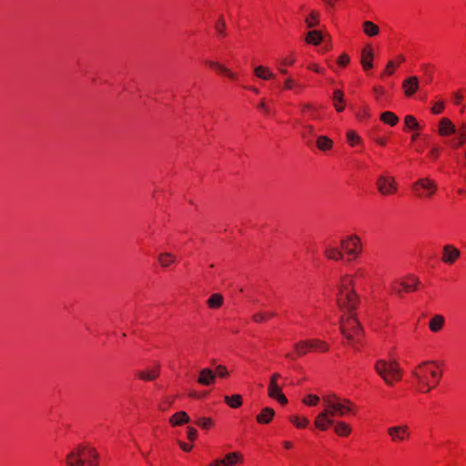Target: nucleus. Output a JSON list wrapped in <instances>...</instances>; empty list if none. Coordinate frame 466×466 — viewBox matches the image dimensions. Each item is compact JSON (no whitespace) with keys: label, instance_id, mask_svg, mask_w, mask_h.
Instances as JSON below:
<instances>
[{"label":"nucleus","instance_id":"1","mask_svg":"<svg viewBox=\"0 0 466 466\" xmlns=\"http://www.w3.org/2000/svg\"><path fill=\"white\" fill-rule=\"evenodd\" d=\"M325 410L315 419L314 425L320 431H326L329 425L334 423L332 417L345 416L347 412L352 411V402L347 399H340L335 394L323 396Z\"/></svg>","mask_w":466,"mask_h":466},{"label":"nucleus","instance_id":"2","mask_svg":"<svg viewBox=\"0 0 466 466\" xmlns=\"http://www.w3.org/2000/svg\"><path fill=\"white\" fill-rule=\"evenodd\" d=\"M360 303L354 289V276L345 274L338 285L337 305L345 313L352 314Z\"/></svg>","mask_w":466,"mask_h":466},{"label":"nucleus","instance_id":"3","mask_svg":"<svg viewBox=\"0 0 466 466\" xmlns=\"http://www.w3.org/2000/svg\"><path fill=\"white\" fill-rule=\"evenodd\" d=\"M99 454L95 448L78 444L66 455V466H97Z\"/></svg>","mask_w":466,"mask_h":466},{"label":"nucleus","instance_id":"4","mask_svg":"<svg viewBox=\"0 0 466 466\" xmlns=\"http://www.w3.org/2000/svg\"><path fill=\"white\" fill-rule=\"evenodd\" d=\"M419 384L427 387L425 391H430L435 387L441 377L437 370V365L434 361H423L419 364L411 372Z\"/></svg>","mask_w":466,"mask_h":466},{"label":"nucleus","instance_id":"5","mask_svg":"<svg viewBox=\"0 0 466 466\" xmlns=\"http://www.w3.org/2000/svg\"><path fill=\"white\" fill-rule=\"evenodd\" d=\"M374 370L389 386L393 385L395 381L400 380L402 377V370L396 360H379L375 362Z\"/></svg>","mask_w":466,"mask_h":466},{"label":"nucleus","instance_id":"6","mask_svg":"<svg viewBox=\"0 0 466 466\" xmlns=\"http://www.w3.org/2000/svg\"><path fill=\"white\" fill-rule=\"evenodd\" d=\"M340 331L350 343H355L359 340L362 329L354 315L349 314L348 317L343 316L340 319Z\"/></svg>","mask_w":466,"mask_h":466},{"label":"nucleus","instance_id":"7","mask_svg":"<svg viewBox=\"0 0 466 466\" xmlns=\"http://www.w3.org/2000/svg\"><path fill=\"white\" fill-rule=\"evenodd\" d=\"M340 245L346 253L353 258H357L362 251L361 240L357 235H350L341 239Z\"/></svg>","mask_w":466,"mask_h":466},{"label":"nucleus","instance_id":"8","mask_svg":"<svg viewBox=\"0 0 466 466\" xmlns=\"http://www.w3.org/2000/svg\"><path fill=\"white\" fill-rule=\"evenodd\" d=\"M412 190L420 198L431 197L436 191V185L429 178H420L412 185Z\"/></svg>","mask_w":466,"mask_h":466},{"label":"nucleus","instance_id":"9","mask_svg":"<svg viewBox=\"0 0 466 466\" xmlns=\"http://www.w3.org/2000/svg\"><path fill=\"white\" fill-rule=\"evenodd\" d=\"M378 191L383 196H390L397 191L396 181L393 177L380 175L376 181Z\"/></svg>","mask_w":466,"mask_h":466},{"label":"nucleus","instance_id":"10","mask_svg":"<svg viewBox=\"0 0 466 466\" xmlns=\"http://www.w3.org/2000/svg\"><path fill=\"white\" fill-rule=\"evenodd\" d=\"M281 377L279 373H274L270 377L268 394L270 398L276 399L280 404H287L288 399L282 393L281 387L278 384V380Z\"/></svg>","mask_w":466,"mask_h":466},{"label":"nucleus","instance_id":"11","mask_svg":"<svg viewBox=\"0 0 466 466\" xmlns=\"http://www.w3.org/2000/svg\"><path fill=\"white\" fill-rule=\"evenodd\" d=\"M388 434L394 442L405 441L410 436L407 425L392 426L388 429Z\"/></svg>","mask_w":466,"mask_h":466},{"label":"nucleus","instance_id":"12","mask_svg":"<svg viewBox=\"0 0 466 466\" xmlns=\"http://www.w3.org/2000/svg\"><path fill=\"white\" fill-rule=\"evenodd\" d=\"M461 256V251L452 245H445L442 250L441 260L449 265L453 264Z\"/></svg>","mask_w":466,"mask_h":466},{"label":"nucleus","instance_id":"13","mask_svg":"<svg viewBox=\"0 0 466 466\" xmlns=\"http://www.w3.org/2000/svg\"><path fill=\"white\" fill-rule=\"evenodd\" d=\"M216 380V373L208 369V368H205V369H202L199 372V376L198 378V382L200 384V385H203V386H209L211 384H213Z\"/></svg>","mask_w":466,"mask_h":466},{"label":"nucleus","instance_id":"14","mask_svg":"<svg viewBox=\"0 0 466 466\" xmlns=\"http://www.w3.org/2000/svg\"><path fill=\"white\" fill-rule=\"evenodd\" d=\"M405 95L411 96L419 88V79L417 76H410L402 84Z\"/></svg>","mask_w":466,"mask_h":466},{"label":"nucleus","instance_id":"15","mask_svg":"<svg viewBox=\"0 0 466 466\" xmlns=\"http://www.w3.org/2000/svg\"><path fill=\"white\" fill-rule=\"evenodd\" d=\"M439 134L443 137H447L451 134H455L456 129L451 121L448 118H441L439 123L438 128Z\"/></svg>","mask_w":466,"mask_h":466},{"label":"nucleus","instance_id":"16","mask_svg":"<svg viewBox=\"0 0 466 466\" xmlns=\"http://www.w3.org/2000/svg\"><path fill=\"white\" fill-rule=\"evenodd\" d=\"M293 348H294L295 354L298 357H302L312 350L311 339L300 340V341L295 343Z\"/></svg>","mask_w":466,"mask_h":466},{"label":"nucleus","instance_id":"17","mask_svg":"<svg viewBox=\"0 0 466 466\" xmlns=\"http://www.w3.org/2000/svg\"><path fill=\"white\" fill-rule=\"evenodd\" d=\"M361 65L365 70L370 69L372 65L373 53L370 46L365 47L361 52Z\"/></svg>","mask_w":466,"mask_h":466},{"label":"nucleus","instance_id":"18","mask_svg":"<svg viewBox=\"0 0 466 466\" xmlns=\"http://www.w3.org/2000/svg\"><path fill=\"white\" fill-rule=\"evenodd\" d=\"M275 415V411L272 408L266 407L262 409L259 414L257 416V421L260 424L269 423Z\"/></svg>","mask_w":466,"mask_h":466},{"label":"nucleus","instance_id":"19","mask_svg":"<svg viewBox=\"0 0 466 466\" xmlns=\"http://www.w3.org/2000/svg\"><path fill=\"white\" fill-rule=\"evenodd\" d=\"M189 421V417L185 411H178L174 413L169 418V422L172 426H180Z\"/></svg>","mask_w":466,"mask_h":466},{"label":"nucleus","instance_id":"20","mask_svg":"<svg viewBox=\"0 0 466 466\" xmlns=\"http://www.w3.org/2000/svg\"><path fill=\"white\" fill-rule=\"evenodd\" d=\"M207 65H208L209 66L215 68L219 73L227 76L228 77H229V78H231L233 80L237 79V75L235 73L231 72L228 68H227L226 66H224L223 65H221V64H219L218 62L207 61Z\"/></svg>","mask_w":466,"mask_h":466},{"label":"nucleus","instance_id":"21","mask_svg":"<svg viewBox=\"0 0 466 466\" xmlns=\"http://www.w3.org/2000/svg\"><path fill=\"white\" fill-rule=\"evenodd\" d=\"M253 71L257 77L263 80L273 79L275 77V75L268 67L263 66L254 67Z\"/></svg>","mask_w":466,"mask_h":466},{"label":"nucleus","instance_id":"22","mask_svg":"<svg viewBox=\"0 0 466 466\" xmlns=\"http://www.w3.org/2000/svg\"><path fill=\"white\" fill-rule=\"evenodd\" d=\"M420 280L417 277L409 276L407 278V281L400 280V285L407 292L416 290Z\"/></svg>","mask_w":466,"mask_h":466},{"label":"nucleus","instance_id":"23","mask_svg":"<svg viewBox=\"0 0 466 466\" xmlns=\"http://www.w3.org/2000/svg\"><path fill=\"white\" fill-rule=\"evenodd\" d=\"M159 374V365L149 370H141L137 373L139 379L143 380H153Z\"/></svg>","mask_w":466,"mask_h":466},{"label":"nucleus","instance_id":"24","mask_svg":"<svg viewBox=\"0 0 466 466\" xmlns=\"http://www.w3.org/2000/svg\"><path fill=\"white\" fill-rule=\"evenodd\" d=\"M444 322H445V319H444L443 316L435 315L430 320V324H429L430 329L432 332H438L443 328Z\"/></svg>","mask_w":466,"mask_h":466},{"label":"nucleus","instance_id":"25","mask_svg":"<svg viewBox=\"0 0 466 466\" xmlns=\"http://www.w3.org/2000/svg\"><path fill=\"white\" fill-rule=\"evenodd\" d=\"M242 459V456L239 452H230L228 453L225 457V459L222 460V466H234L238 461H240Z\"/></svg>","mask_w":466,"mask_h":466},{"label":"nucleus","instance_id":"26","mask_svg":"<svg viewBox=\"0 0 466 466\" xmlns=\"http://www.w3.org/2000/svg\"><path fill=\"white\" fill-rule=\"evenodd\" d=\"M325 256L329 259L340 260L343 258L344 254L337 248L327 246L325 248Z\"/></svg>","mask_w":466,"mask_h":466},{"label":"nucleus","instance_id":"27","mask_svg":"<svg viewBox=\"0 0 466 466\" xmlns=\"http://www.w3.org/2000/svg\"><path fill=\"white\" fill-rule=\"evenodd\" d=\"M323 40V35L319 31H309L306 36V42L310 45L318 46Z\"/></svg>","mask_w":466,"mask_h":466},{"label":"nucleus","instance_id":"28","mask_svg":"<svg viewBox=\"0 0 466 466\" xmlns=\"http://www.w3.org/2000/svg\"><path fill=\"white\" fill-rule=\"evenodd\" d=\"M224 298L219 293L212 294L207 301L210 309H218L222 306Z\"/></svg>","mask_w":466,"mask_h":466},{"label":"nucleus","instance_id":"29","mask_svg":"<svg viewBox=\"0 0 466 466\" xmlns=\"http://www.w3.org/2000/svg\"><path fill=\"white\" fill-rule=\"evenodd\" d=\"M333 424H334V431L339 436H347L351 431L350 425H348L347 423H345L343 421H337L336 423H333Z\"/></svg>","mask_w":466,"mask_h":466},{"label":"nucleus","instance_id":"30","mask_svg":"<svg viewBox=\"0 0 466 466\" xmlns=\"http://www.w3.org/2000/svg\"><path fill=\"white\" fill-rule=\"evenodd\" d=\"M157 259L163 268H167L175 262L176 258L171 253L165 252L159 254Z\"/></svg>","mask_w":466,"mask_h":466},{"label":"nucleus","instance_id":"31","mask_svg":"<svg viewBox=\"0 0 466 466\" xmlns=\"http://www.w3.org/2000/svg\"><path fill=\"white\" fill-rule=\"evenodd\" d=\"M458 135L457 140L451 143V147H458L466 142V125L463 124L460 130L456 132Z\"/></svg>","mask_w":466,"mask_h":466},{"label":"nucleus","instance_id":"32","mask_svg":"<svg viewBox=\"0 0 466 466\" xmlns=\"http://www.w3.org/2000/svg\"><path fill=\"white\" fill-rule=\"evenodd\" d=\"M363 31L368 36H375L379 34V26L371 21L363 22Z\"/></svg>","mask_w":466,"mask_h":466},{"label":"nucleus","instance_id":"33","mask_svg":"<svg viewBox=\"0 0 466 466\" xmlns=\"http://www.w3.org/2000/svg\"><path fill=\"white\" fill-rule=\"evenodd\" d=\"M226 403L231 408H238L242 405V397L239 394H234L231 396H225Z\"/></svg>","mask_w":466,"mask_h":466},{"label":"nucleus","instance_id":"34","mask_svg":"<svg viewBox=\"0 0 466 466\" xmlns=\"http://www.w3.org/2000/svg\"><path fill=\"white\" fill-rule=\"evenodd\" d=\"M332 140L326 136H320L317 138V147L320 150H329L332 147Z\"/></svg>","mask_w":466,"mask_h":466},{"label":"nucleus","instance_id":"35","mask_svg":"<svg viewBox=\"0 0 466 466\" xmlns=\"http://www.w3.org/2000/svg\"><path fill=\"white\" fill-rule=\"evenodd\" d=\"M333 102L338 112H341L344 109L343 106H341L344 102L343 93L340 90H335L333 92Z\"/></svg>","mask_w":466,"mask_h":466},{"label":"nucleus","instance_id":"36","mask_svg":"<svg viewBox=\"0 0 466 466\" xmlns=\"http://www.w3.org/2000/svg\"><path fill=\"white\" fill-rule=\"evenodd\" d=\"M305 22L309 28L315 27L319 24V14L317 11H311L309 15L306 17Z\"/></svg>","mask_w":466,"mask_h":466},{"label":"nucleus","instance_id":"37","mask_svg":"<svg viewBox=\"0 0 466 466\" xmlns=\"http://www.w3.org/2000/svg\"><path fill=\"white\" fill-rule=\"evenodd\" d=\"M380 119L390 126H395L398 123V116L392 112L386 111L381 114Z\"/></svg>","mask_w":466,"mask_h":466},{"label":"nucleus","instance_id":"38","mask_svg":"<svg viewBox=\"0 0 466 466\" xmlns=\"http://www.w3.org/2000/svg\"><path fill=\"white\" fill-rule=\"evenodd\" d=\"M311 343H312L311 350H318L320 352H326L329 350V346L325 341H322L320 339H311Z\"/></svg>","mask_w":466,"mask_h":466},{"label":"nucleus","instance_id":"39","mask_svg":"<svg viewBox=\"0 0 466 466\" xmlns=\"http://www.w3.org/2000/svg\"><path fill=\"white\" fill-rule=\"evenodd\" d=\"M303 138L307 139V143L310 144L311 139L310 137L314 136V128L310 125H305L303 127V131L301 133Z\"/></svg>","mask_w":466,"mask_h":466},{"label":"nucleus","instance_id":"40","mask_svg":"<svg viewBox=\"0 0 466 466\" xmlns=\"http://www.w3.org/2000/svg\"><path fill=\"white\" fill-rule=\"evenodd\" d=\"M294 87L304 88V85L295 81L290 77L287 78L284 82V89L293 90Z\"/></svg>","mask_w":466,"mask_h":466},{"label":"nucleus","instance_id":"41","mask_svg":"<svg viewBox=\"0 0 466 466\" xmlns=\"http://www.w3.org/2000/svg\"><path fill=\"white\" fill-rule=\"evenodd\" d=\"M289 420L297 428H305L309 424V420L307 418L300 419L298 416H292Z\"/></svg>","mask_w":466,"mask_h":466},{"label":"nucleus","instance_id":"42","mask_svg":"<svg viewBox=\"0 0 466 466\" xmlns=\"http://www.w3.org/2000/svg\"><path fill=\"white\" fill-rule=\"evenodd\" d=\"M197 425L203 428V429H208L212 426V420L209 418H198L196 421Z\"/></svg>","mask_w":466,"mask_h":466},{"label":"nucleus","instance_id":"43","mask_svg":"<svg viewBox=\"0 0 466 466\" xmlns=\"http://www.w3.org/2000/svg\"><path fill=\"white\" fill-rule=\"evenodd\" d=\"M319 400V398L317 395L309 394L306 398L303 399V403L309 406H316Z\"/></svg>","mask_w":466,"mask_h":466},{"label":"nucleus","instance_id":"44","mask_svg":"<svg viewBox=\"0 0 466 466\" xmlns=\"http://www.w3.org/2000/svg\"><path fill=\"white\" fill-rule=\"evenodd\" d=\"M226 23L224 18L221 16L215 25L216 31L220 35H225Z\"/></svg>","mask_w":466,"mask_h":466},{"label":"nucleus","instance_id":"45","mask_svg":"<svg viewBox=\"0 0 466 466\" xmlns=\"http://www.w3.org/2000/svg\"><path fill=\"white\" fill-rule=\"evenodd\" d=\"M405 124L409 128H418L419 127V123L417 122L415 117H413L412 116H410V115L406 116Z\"/></svg>","mask_w":466,"mask_h":466},{"label":"nucleus","instance_id":"46","mask_svg":"<svg viewBox=\"0 0 466 466\" xmlns=\"http://www.w3.org/2000/svg\"><path fill=\"white\" fill-rule=\"evenodd\" d=\"M347 138L351 145L360 142V137L354 131H348Z\"/></svg>","mask_w":466,"mask_h":466},{"label":"nucleus","instance_id":"47","mask_svg":"<svg viewBox=\"0 0 466 466\" xmlns=\"http://www.w3.org/2000/svg\"><path fill=\"white\" fill-rule=\"evenodd\" d=\"M443 109H444V103L440 101L433 105V106L431 107V112L435 115H438V114H441Z\"/></svg>","mask_w":466,"mask_h":466},{"label":"nucleus","instance_id":"48","mask_svg":"<svg viewBox=\"0 0 466 466\" xmlns=\"http://www.w3.org/2000/svg\"><path fill=\"white\" fill-rule=\"evenodd\" d=\"M252 319L255 322H263L267 320V313L264 312H258L252 316Z\"/></svg>","mask_w":466,"mask_h":466},{"label":"nucleus","instance_id":"49","mask_svg":"<svg viewBox=\"0 0 466 466\" xmlns=\"http://www.w3.org/2000/svg\"><path fill=\"white\" fill-rule=\"evenodd\" d=\"M216 374H218L221 378H225L228 375V372L227 370V368L223 365H218L216 368Z\"/></svg>","mask_w":466,"mask_h":466},{"label":"nucleus","instance_id":"50","mask_svg":"<svg viewBox=\"0 0 466 466\" xmlns=\"http://www.w3.org/2000/svg\"><path fill=\"white\" fill-rule=\"evenodd\" d=\"M400 281L399 280H394L391 284H390V289H391V291L396 293L397 295H401V289H400Z\"/></svg>","mask_w":466,"mask_h":466},{"label":"nucleus","instance_id":"51","mask_svg":"<svg viewBox=\"0 0 466 466\" xmlns=\"http://www.w3.org/2000/svg\"><path fill=\"white\" fill-rule=\"evenodd\" d=\"M197 437H198V431H197V429L188 427L187 428V438L190 441H194V440H196Z\"/></svg>","mask_w":466,"mask_h":466},{"label":"nucleus","instance_id":"52","mask_svg":"<svg viewBox=\"0 0 466 466\" xmlns=\"http://www.w3.org/2000/svg\"><path fill=\"white\" fill-rule=\"evenodd\" d=\"M349 62H350V56L348 55H346V54H342L338 58V64L342 66H345Z\"/></svg>","mask_w":466,"mask_h":466},{"label":"nucleus","instance_id":"53","mask_svg":"<svg viewBox=\"0 0 466 466\" xmlns=\"http://www.w3.org/2000/svg\"><path fill=\"white\" fill-rule=\"evenodd\" d=\"M439 154H440V147L438 146L432 147V148L430 151V156L433 159H437L439 157Z\"/></svg>","mask_w":466,"mask_h":466},{"label":"nucleus","instance_id":"54","mask_svg":"<svg viewBox=\"0 0 466 466\" xmlns=\"http://www.w3.org/2000/svg\"><path fill=\"white\" fill-rule=\"evenodd\" d=\"M295 62V58L293 56L283 58L280 62L282 66H292Z\"/></svg>","mask_w":466,"mask_h":466},{"label":"nucleus","instance_id":"55","mask_svg":"<svg viewBox=\"0 0 466 466\" xmlns=\"http://www.w3.org/2000/svg\"><path fill=\"white\" fill-rule=\"evenodd\" d=\"M395 67V64L392 61H389L387 64L386 70L384 74L386 75H392L393 74V68Z\"/></svg>","mask_w":466,"mask_h":466},{"label":"nucleus","instance_id":"56","mask_svg":"<svg viewBox=\"0 0 466 466\" xmlns=\"http://www.w3.org/2000/svg\"><path fill=\"white\" fill-rule=\"evenodd\" d=\"M258 107L264 111L265 114H271V110L268 108V106L266 105L265 101L262 100L260 104L258 105Z\"/></svg>","mask_w":466,"mask_h":466},{"label":"nucleus","instance_id":"57","mask_svg":"<svg viewBox=\"0 0 466 466\" xmlns=\"http://www.w3.org/2000/svg\"><path fill=\"white\" fill-rule=\"evenodd\" d=\"M178 444H179L180 448H181L183 451H191V449H192V445L187 444V443H186V442L178 441Z\"/></svg>","mask_w":466,"mask_h":466},{"label":"nucleus","instance_id":"58","mask_svg":"<svg viewBox=\"0 0 466 466\" xmlns=\"http://www.w3.org/2000/svg\"><path fill=\"white\" fill-rule=\"evenodd\" d=\"M356 276L360 279H364L366 277V272L363 268H357Z\"/></svg>","mask_w":466,"mask_h":466},{"label":"nucleus","instance_id":"59","mask_svg":"<svg viewBox=\"0 0 466 466\" xmlns=\"http://www.w3.org/2000/svg\"><path fill=\"white\" fill-rule=\"evenodd\" d=\"M461 99H462V96L460 93L454 94V103L455 104H457V105L460 104Z\"/></svg>","mask_w":466,"mask_h":466},{"label":"nucleus","instance_id":"60","mask_svg":"<svg viewBox=\"0 0 466 466\" xmlns=\"http://www.w3.org/2000/svg\"><path fill=\"white\" fill-rule=\"evenodd\" d=\"M309 68L318 73L322 72V69H320L317 65H310Z\"/></svg>","mask_w":466,"mask_h":466},{"label":"nucleus","instance_id":"61","mask_svg":"<svg viewBox=\"0 0 466 466\" xmlns=\"http://www.w3.org/2000/svg\"><path fill=\"white\" fill-rule=\"evenodd\" d=\"M208 466H222V460L217 459Z\"/></svg>","mask_w":466,"mask_h":466},{"label":"nucleus","instance_id":"62","mask_svg":"<svg viewBox=\"0 0 466 466\" xmlns=\"http://www.w3.org/2000/svg\"><path fill=\"white\" fill-rule=\"evenodd\" d=\"M375 140L380 146H385L386 145V138L379 137V138H376Z\"/></svg>","mask_w":466,"mask_h":466},{"label":"nucleus","instance_id":"63","mask_svg":"<svg viewBox=\"0 0 466 466\" xmlns=\"http://www.w3.org/2000/svg\"><path fill=\"white\" fill-rule=\"evenodd\" d=\"M307 110H313L312 106L310 105H304L302 106V111L306 112Z\"/></svg>","mask_w":466,"mask_h":466},{"label":"nucleus","instance_id":"64","mask_svg":"<svg viewBox=\"0 0 466 466\" xmlns=\"http://www.w3.org/2000/svg\"><path fill=\"white\" fill-rule=\"evenodd\" d=\"M283 444H284V447H285L286 449H290V448H292V443H291L290 441H284V443H283Z\"/></svg>","mask_w":466,"mask_h":466}]
</instances>
